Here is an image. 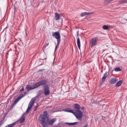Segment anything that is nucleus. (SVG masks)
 <instances>
[{
	"mask_svg": "<svg viewBox=\"0 0 127 127\" xmlns=\"http://www.w3.org/2000/svg\"><path fill=\"white\" fill-rule=\"evenodd\" d=\"M38 120L43 127H48L47 124L49 125H52L53 123L56 120V119L55 118L51 120H49L47 112L46 111L43 112V114H41Z\"/></svg>",
	"mask_w": 127,
	"mask_h": 127,
	"instance_id": "1",
	"label": "nucleus"
},
{
	"mask_svg": "<svg viewBox=\"0 0 127 127\" xmlns=\"http://www.w3.org/2000/svg\"><path fill=\"white\" fill-rule=\"evenodd\" d=\"M74 107L76 110V111L80 110V106L79 105L77 104H75L74 105Z\"/></svg>",
	"mask_w": 127,
	"mask_h": 127,
	"instance_id": "11",
	"label": "nucleus"
},
{
	"mask_svg": "<svg viewBox=\"0 0 127 127\" xmlns=\"http://www.w3.org/2000/svg\"><path fill=\"white\" fill-rule=\"evenodd\" d=\"M37 107L35 108V110H36V109H37Z\"/></svg>",
	"mask_w": 127,
	"mask_h": 127,
	"instance_id": "32",
	"label": "nucleus"
},
{
	"mask_svg": "<svg viewBox=\"0 0 127 127\" xmlns=\"http://www.w3.org/2000/svg\"><path fill=\"white\" fill-rule=\"evenodd\" d=\"M24 96V95L23 94H21L16 98V103L18 102L20 99Z\"/></svg>",
	"mask_w": 127,
	"mask_h": 127,
	"instance_id": "10",
	"label": "nucleus"
},
{
	"mask_svg": "<svg viewBox=\"0 0 127 127\" xmlns=\"http://www.w3.org/2000/svg\"><path fill=\"white\" fill-rule=\"evenodd\" d=\"M78 32H77V37H78V38H77V44L78 46V47L79 48V49H80V40L79 39V38L78 37Z\"/></svg>",
	"mask_w": 127,
	"mask_h": 127,
	"instance_id": "7",
	"label": "nucleus"
},
{
	"mask_svg": "<svg viewBox=\"0 0 127 127\" xmlns=\"http://www.w3.org/2000/svg\"><path fill=\"white\" fill-rule=\"evenodd\" d=\"M3 123L2 122H0V126L1 125H2V124H3Z\"/></svg>",
	"mask_w": 127,
	"mask_h": 127,
	"instance_id": "28",
	"label": "nucleus"
},
{
	"mask_svg": "<svg viewBox=\"0 0 127 127\" xmlns=\"http://www.w3.org/2000/svg\"><path fill=\"white\" fill-rule=\"evenodd\" d=\"M15 123L16 122H15L14 123L8 125L7 126H6V127H13L12 126L15 125Z\"/></svg>",
	"mask_w": 127,
	"mask_h": 127,
	"instance_id": "22",
	"label": "nucleus"
},
{
	"mask_svg": "<svg viewBox=\"0 0 127 127\" xmlns=\"http://www.w3.org/2000/svg\"><path fill=\"white\" fill-rule=\"evenodd\" d=\"M25 121V118L23 117V118H21L19 120V122L21 123L24 122Z\"/></svg>",
	"mask_w": 127,
	"mask_h": 127,
	"instance_id": "16",
	"label": "nucleus"
},
{
	"mask_svg": "<svg viewBox=\"0 0 127 127\" xmlns=\"http://www.w3.org/2000/svg\"><path fill=\"white\" fill-rule=\"evenodd\" d=\"M5 127H6V126Z\"/></svg>",
	"mask_w": 127,
	"mask_h": 127,
	"instance_id": "36",
	"label": "nucleus"
},
{
	"mask_svg": "<svg viewBox=\"0 0 127 127\" xmlns=\"http://www.w3.org/2000/svg\"><path fill=\"white\" fill-rule=\"evenodd\" d=\"M24 90V88L23 87L20 90V91L22 92V91H23Z\"/></svg>",
	"mask_w": 127,
	"mask_h": 127,
	"instance_id": "25",
	"label": "nucleus"
},
{
	"mask_svg": "<svg viewBox=\"0 0 127 127\" xmlns=\"http://www.w3.org/2000/svg\"><path fill=\"white\" fill-rule=\"evenodd\" d=\"M122 82L123 81L122 80L119 81L116 83L115 86L117 87L120 86L121 85Z\"/></svg>",
	"mask_w": 127,
	"mask_h": 127,
	"instance_id": "13",
	"label": "nucleus"
},
{
	"mask_svg": "<svg viewBox=\"0 0 127 127\" xmlns=\"http://www.w3.org/2000/svg\"><path fill=\"white\" fill-rule=\"evenodd\" d=\"M126 21H127V20H126Z\"/></svg>",
	"mask_w": 127,
	"mask_h": 127,
	"instance_id": "33",
	"label": "nucleus"
},
{
	"mask_svg": "<svg viewBox=\"0 0 127 127\" xmlns=\"http://www.w3.org/2000/svg\"><path fill=\"white\" fill-rule=\"evenodd\" d=\"M118 81V79L115 78H112L110 81V83L111 84H114L116 83Z\"/></svg>",
	"mask_w": 127,
	"mask_h": 127,
	"instance_id": "8",
	"label": "nucleus"
},
{
	"mask_svg": "<svg viewBox=\"0 0 127 127\" xmlns=\"http://www.w3.org/2000/svg\"><path fill=\"white\" fill-rule=\"evenodd\" d=\"M57 41V45L56 46L55 48V51H56L57 49V48H58L59 46V45L60 41Z\"/></svg>",
	"mask_w": 127,
	"mask_h": 127,
	"instance_id": "18",
	"label": "nucleus"
},
{
	"mask_svg": "<svg viewBox=\"0 0 127 127\" xmlns=\"http://www.w3.org/2000/svg\"><path fill=\"white\" fill-rule=\"evenodd\" d=\"M88 13V15L89 14H93L94 13V12H87Z\"/></svg>",
	"mask_w": 127,
	"mask_h": 127,
	"instance_id": "24",
	"label": "nucleus"
},
{
	"mask_svg": "<svg viewBox=\"0 0 127 127\" xmlns=\"http://www.w3.org/2000/svg\"><path fill=\"white\" fill-rule=\"evenodd\" d=\"M39 71H41V70H39Z\"/></svg>",
	"mask_w": 127,
	"mask_h": 127,
	"instance_id": "34",
	"label": "nucleus"
},
{
	"mask_svg": "<svg viewBox=\"0 0 127 127\" xmlns=\"http://www.w3.org/2000/svg\"><path fill=\"white\" fill-rule=\"evenodd\" d=\"M66 112H70L72 113L78 120H81L83 117V113L80 110L76 111L68 109L64 110Z\"/></svg>",
	"mask_w": 127,
	"mask_h": 127,
	"instance_id": "3",
	"label": "nucleus"
},
{
	"mask_svg": "<svg viewBox=\"0 0 127 127\" xmlns=\"http://www.w3.org/2000/svg\"><path fill=\"white\" fill-rule=\"evenodd\" d=\"M32 104L31 105L30 104H29L28 105V108L26 111V112H28L30 110V109H31V108L32 107Z\"/></svg>",
	"mask_w": 127,
	"mask_h": 127,
	"instance_id": "14",
	"label": "nucleus"
},
{
	"mask_svg": "<svg viewBox=\"0 0 127 127\" xmlns=\"http://www.w3.org/2000/svg\"><path fill=\"white\" fill-rule=\"evenodd\" d=\"M52 35L55 36V38L57 39V41H61V36L59 32H53Z\"/></svg>",
	"mask_w": 127,
	"mask_h": 127,
	"instance_id": "5",
	"label": "nucleus"
},
{
	"mask_svg": "<svg viewBox=\"0 0 127 127\" xmlns=\"http://www.w3.org/2000/svg\"><path fill=\"white\" fill-rule=\"evenodd\" d=\"M15 48H16V47L15 46Z\"/></svg>",
	"mask_w": 127,
	"mask_h": 127,
	"instance_id": "35",
	"label": "nucleus"
},
{
	"mask_svg": "<svg viewBox=\"0 0 127 127\" xmlns=\"http://www.w3.org/2000/svg\"><path fill=\"white\" fill-rule=\"evenodd\" d=\"M14 9H15V6H14ZM14 13H15V10H14Z\"/></svg>",
	"mask_w": 127,
	"mask_h": 127,
	"instance_id": "30",
	"label": "nucleus"
},
{
	"mask_svg": "<svg viewBox=\"0 0 127 127\" xmlns=\"http://www.w3.org/2000/svg\"><path fill=\"white\" fill-rule=\"evenodd\" d=\"M35 98H32L30 102L29 103V104H30L31 105L32 104V105L33 106L34 104V103L35 100Z\"/></svg>",
	"mask_w": 127,
	"mask_h": 127,
	"instance_id": "15",
	"label": "nucleus"
},
{
	"mask_svg": "<svg viewBox=\"0 0 127 127\" xmlns=\"http://www.w3.org/2000/svg\"><path fill=\"white\" fill-rule=\"evenodd\" d=\"M124 2H127V0H124Z\"/></svg>",
	"mask_w": 127,
	"mask_h": 127,
	"instance_id": "27",
	"label": "nucleus"
},
{
	"mask_svg": "<svg viewBox=\"0 0 127 127\" xmlns=\"http://www.w3.org/2000/svg\"><path fill=\"white\" fill-rule=\"evenodd\" d=\"M114 70L116 71H121V69L119 67H116L115 68Z\"/></svg>",
	"mask_w": 127,
	"mask_h": 127,
	"instance_id": "21",
	"label": "nucleus"
},
{
	"mask_svg": "<svg viewBox=\"0 0 127 127\" xmlns=\"http://www.w3.org/2000/svg\"><path fill=\"white\" fill-rule=\"evenodd\" d=\"M55 18L56 20H58L60 19V16L59 14L57 13H55Z\"/></svg>",
	"mask_w": 127,
	"mask_h": 127,
	"instance_id": "12",
	"label": "nucleus"
},
{
	"mask_svg": "<svg viewBox=\"0 0 127 127\" xmlns=\"http://www.w3.org/2000/svg\"><path fill=\"white\" fill-rule=\"evenodd\" d=\"M81 108L83 110H84L85 109V107H81Z\"/></svg>",
	"mask_w": 127,
	"mask_h": 127,
	"instance_id": "26",
	"label": "nucleus"
},
{
	"mask_svg": "<svg viewBox=\"0 0 127 127\" xmlns=\"http://www.w3.org/2000/svg\"><path fill=\"white\" fill-rule=\"evenodd\" d=\"M107 72H106L103 75V76L102 79V81L103 82H104L107 77Z\"/></svg>",
	"mask_w": 127,
	"mask_h": 127,
	"instance_id": "9",
	"label": "nucleus"
},
{
	"mask_svg": "<svg viewBox=\"0 0 127 127\" xmlns=\"http://www.w3.org/2000/svg\"><path fill=\"white\" fill-rule=\"evenodd\" d=\"M16 104V99H14V102L13 104H12V106L10 108V109H11Z\"/></svg>",
	"mask_w": 127,
	"mask_h": 127,
	"instance_id": "23",
	"label": "nucleus"
},
{
	"mask_svg": "<svg viewBox=\"0 0 127 127\" xmlns=\"http://www.w3.org/2000/svg\"><path fill=\"white\" fill-rule=\"evenodd\" d=\"M80 15L81 17H83L86 15H88V13L86 12H82L81 14Z\"/></svg>",
	"mask_w": 127,
	"mask_h": 127,
	"instance_id": "17",
	"label": "nucleus"
},
{
	"mask_svg": "<svg viewBox=\"0 0 127 127\" xmlns=\"http://www.w3.org/2000/svg\"><path fill=\"white\" fill-rule=\"evenodd\" d=\"M27 94L26 93V92H25L24 93V94H23V95H24V96L26 94Z\"/></svg>",
	"mask_w": 127,
	"mask_h": 127,
	"instance_id": "29",
	"label": "nucleus"
},
{
	"mask_svg": "<svg viewBox=\"0 0 127 127\" xmlns=\"http://www.w3.org/2000/svg\"><path fill=\"white\" fill-rule=\"evenodd\" d=\"M26 88L28 90L30 91L31 90L36 88H37L35 84L33 85L32 87L28 85L26 86Z\"/></svg>",
	"mask_w": 127,
	"mask_h": 127,
	"instance_id": "6",
	"label": "nucleus"
},
{
	"mask_svg": "<svg viewBox=\"0 0 127 127\" xmlns=\"http://www.w3.org/2000/svg\"><path fill=\"white\" fill-rule=\"evenodd\" d=\"M84 127H87V126L85 125Z\"/></svg>",
	"mask_w": 127,
	"mask_h": 127,
	"instance_id": "31",
	"label": "nucleus"
},
{
	"mask_svg": "<svg viewBox=\"0 0 127 127\" xmlns=\"http://www.w3.org/2000/svg\"><path fill=\"white\" fill-rule=\"evenodd\" d=\"M46 80H43L38 82L36 83H35V84L37 88L43 85V89L44 92V94L45 95H47L49 94L50 90L49 86L48 85L46 84Z\"/></svg>",
	"mask_w": 127,
	"mask_h": 127,
	"instance_id": "2",
	"label": "nucleus"
},
{
	"mask_svg": "<svg viewBox=\"0 0 127 127\" xmlns=\"http://www.w3.org/2000/svg\"><path fill=\"white\" fill-rule=\"evenodd\" d=\"M78 123L77 122H75L73 123H67L66 124H68L69 125H77Z\"/></svg>",
	"mask_w": 127,
	"mask_h": 127,
	"instance_id": "20",
	"label": "nucleus"
},
{
	"mask_svg": "<svg viewBox=\"0 0 127 127\" xmlns=\"http://www.w3.org/2000/svg\"><path fill=\"white\" fill-rule=\"evenodd\" d=\"M102 28L104 30H107L109 29V27L106 25H104L102 27Z\"/></svg>",
	"mask_w": 127,
	"mask_h": 127,
	"instance_id": "19",
	"label": "nucleus"
},
{
	"mask_svg": "<svg viewBox=\"0 0 127 127\" xmlns=\"http://www.w3.org/2000/svg\"><path fill=\"white\" fill-rule=\"evenodd\" d=\"M98 41V38L95 37L91 39L90 41V44L91 47L96 45Z\"/></svg>",
	"mask_w": 127,
	"mask_h": 127,
	"instance_id": "4",
	"label": "nucleus"
}]
</instances>
